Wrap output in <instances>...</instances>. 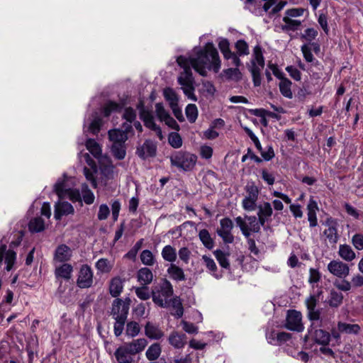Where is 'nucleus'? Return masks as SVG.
<instances>
[{
	"label": "nucleus",
	"mask_w": 363,
	"mask_h": 363,
	"mask_svg": "<svg viewBox=\"0 0 363 363\" xmlns=\"http://www.w3.org/2000/svg\"><path fill=\"white\" fill-rule=\"evenodd\" d=\"M136 153L142 159L153 157L156 153V145L150 140H145L141 146L138 147Z\"/></svg>",
	"instance_id": "17"
},
{
	"label": "nucleus",
	"mask_w": 363,
	"mask_h": 363,
	"mask_svg": "<svg viewBox=\"0 0 363 363\" xmlns=\"http://www.w3.org/2000/svg\"><path fill=\"white\" fill-rule=\"evenodd\" d=\"M169 143L174 148H179L182 145V140L177 133H171L168 138Z\"/></svg>",
	"instance_id": "52"
},
{
	"label": "nucleus",
	"mask_w": 363,
	"mask_h": 363,
	"mask_svg": "<svg viewBox=\"0 0 363 363\" xmlns=\"http://www.w3.org/2000/svg\"><path fill=\"white\" fill-rule=\"evenodd\" d=\"M284 25L281 26V30L285 32L296 31L299 29L301 26V21L296 19V18H291L289 16H284L283 18Z\"/></svg>",
	"instance_id": "27"
},
{
	"label": "nucleus",
	"mask_w": 363,
	"mask_h": 363,
	"mask_svg": "<svg viewBox=\"0 0 363 363\" xmlns=\"http://www.w3.org/2000/svg\"><path fill=\"white\" fill-rule=\"evenodd\" d=\"M155 112L160 121H164L169 116L168 112L164 108L163 105L160 103L156 104Z\"/></svg>",
	"instance_id": "55"
},
{
	"label": "nucleus",
	"mask_w": 363,
	"mask_h": 363,
	"mask_svg": "<svg viewBox=\"0 0 363 363\" xmlns=\"http://www.w3.org/2000/svg\"><path fill=\"white\" fill-rule=\"evenodd\" d=\"M16 252L13 250H6V245L0 247V264L4 261L6 264V270L10 271L16 260Z\"/></svg>",
	"instance_id": "19"
},
{
	"label": "nucleus",
	"mask_w": 363,
	"mask_h": 363,
	"mask_svg": "<svg viewBox=\"0 0 363 363\" xmlns=\"http://www.w3.org/2000/svg\"><path fill=\"white\" fill-rule=\"evenodd\" d=\"M145 335L151 340H160L164 335L161 328L151 322H147L145 325Z\"/></svg>",
	"instance_id": "20"
},
{
	"label": "nucleus",
	"mask_w": 363,
	"mask_h": 363,
	"mask_svg": "<svg viewBox=\"0 0 363 363\" xmlns=\"http://www.w3.org/2000/svg\"><path fill=\"white\" fill-rule=\"evenodd\" d=\"M343 295L340 292L332 290L328 297L327 303L333 308H337L342 303Z\"/></svg>",
	"instance_id": "37"
},
{
	"label": "nucleus",
	"mask_w": 363,
	"mask_h": 363,
	"mask_svg": "<svg viewBox=\"0 0 363 363\" xmlns=\"http://www.w3.org/2000/svg\"><path fill=\"white\" fill-rule=\"evenodd\" d=\"M318 35V31L312 28H307L304 33L302 35L301 38L305 39L307 41H311L314 40Z\"/></svg>",
	"instance_id": "63"
},
{
	"label": "nucleus",
	"mask_w": 363,
	"mask_h": 363,
	"mask_svg": "<svg viewBox=\"0 0 363 363\" xmlns=\"http://www.w3.org/2000/svg\"><path fill=\"white\" fill-rule=\"evenodd\" d=\"M185 113L188 121L190 123H194L198 117V109L195 104H188L185 109Z\"/></svg>",
	"instance_id": "42"
},
{
	"label": "nucleus",
	"mask_w": 363,
	"mask_h": 363,
	"mask_svg": "<svg viewBox=\"0 0 363 363\" xmlns=\"http://www.w3.org/2000/svg\"><path fill=\"white\" fill-rule=\"evenodd\" d=\"M257 216L259 218L261 225H264L266 222H268L273 213V210L271 204L269 202H264L259 205L257 207Z\"/></svg>",
	"instance_id": "21"
},
{
	"label": "nucleus",
	"mask_w": 363,
	"mask_h": 363,
	"mask_svg": "<svg viewBox=\"0 0 363 363\" xmlns=\"http://www.w3.org/2000/svg\"><path fill=\"white\" fill-rule=\"evenodd\" d=\"M257 199L246 196L242 200V207L245 210L248 211H252L256 209V201Z\"/></svg>",
	"instance_id": "54"
},
{
	"label": "nucleus",
	"mask_w": 363,
	"mask_h": 363,
	"mask_svg": "<svg viewBox=\"0 0 363 363\" xmlns=\"http://www.w3.org/2000/svg\"><path fill=\"white\" fill-rule=\"evenodd\" d=\"M164 96L166 100L169 102L170 106L178 104V97L174 89L171 88L165 89L164 90Z\"/></svg>",
	"instance_id": "45"
},
{
	"label": "nucleus",
	"mask_w": 363,
	"mask_h": 363,
	"mask_svg": "<svg viewBox=\"0 0 363 363\" xmlns=\"http://www.w3.org/2000/svg\"><path fill=\"white\" fill-rule=\"evenodd\" d=\"M325 225L327 228L323 231V235L330 244H336L340 238V235L337 233V224L336 221L328 219L325 222Z\"/></svg>",
	"instance_id": "14"
},
{
	"label": "nucleus",
	"mask_w": 363,
	"mask_h": 363,
	"mask_svg": "<svg viewBox=\"0 0 363 363\" xmlns=\"http://www.w3.org/2000/svg\"><path fill=\"white\" fill-rule=\"evenodd\" d=\"M306 305L308 310V318L312 321L311 327L325 328L330 322L328 318L320 315V311L315 309L317 300L314 296H311L306 300Z\"/></svg>",
	"instance_id": "5"
},
{
	"label": "nucleus",
	"mask_w": 363,
	"mask_h": 363,
	"mask_svg": "<svg viewBox=\"0 0 363 363\" xmlns=\"http://www.w3.org/2000/svg\"><path fill=\"white\" fill-rule=\"evenodd\" d=\"M72 257V250L66 245H59L55 252L54 260L58 262H64L69 260Z\"/></svg>",
	"instance_id": "24"
},
{
	"label": "nucleus",
	"mask_w": 363,
	"mask_h": 363,
	"mask_svg": "<svg viewBox=\"0 0 363 363\" xmlns=\"http://www.w3.org/2000/svg\"><path fill=\"white\" fill-rule=\"evenodd\" d=\"M309 335L311 336L312 339L318 345H321L323 346H326L329 344L330 337H332L331 333L321 329H311L308 330Z\"/></svg>",
	"instance_id": "16"
},
{
	"label": "nucleus",
	"mask_w": 363,
	"mask_h": 363,
	"mask_svg": "<svg viewBox=\"0 0 363 363\" xmlns=\"http://www.w3.org/2000/svg\"><path fill=\"white\" fill-rule=\"evenodd\" d=\"M124 144L125 143H116L115 145H111V151L113 155L118 160H122L125 156L126 152Z\"/></svg>",
	"instance_id": "46"
},
{
	"label": "nucleus",
	"mask_w": 363,
	"mask_h": 363,
	"mask_svg": "<svg viewBox=\"0 0 363 363\" xmlns=\"http://www.w3.org/2000/svg\"><path fill=\"white\" fill-rule=\"evenodd\" d=\"M140 331L139 324L135 321L128 323L126 325L125 334L130 337L137 336Z\"/></svg>",
	"instance_id": "44"
},
{
	"label": "nucleus",
	"mask_w": 363,
	"mask_h": 363,
	"mask_svg": "<svg viewBox=\"0 0 363 363\" xmlns=\"http://www.w3.org/2000/svg\"><path fill=\"white\" fill-rule=\"evenodd\" d=\"M138 108L140 111V118L144 122L145 125L156 132L157 135L161 138H162V130L159 126H157L155 121L154 117L152 113L147 110H146L143 104L140 103L138 106Z\"/></svg>",
	"instance_id": "12"
},
{
	"label": "nucleus",
	"mask_w": 363,
	"mask_h": 363,
	"mask_svg": "<svg viewBox=\"0 0 363 363\" xmlns=\"http://www.w3.org/2000/svg\"><path fill=\"white\" fill-rule=\"evenodd\" d=\"M338 253L341 258L347 262L352 261L356 257L354 252L348 245H340Z\"/></svg>",
	"instance_id": "36"
},
{
	"label": "nucleus",
	"mask_w": 363,
	"mask_h": 363,
	"mask_svg": "<svg viewBox=\"0 0 363 363\" xmlns=\"http://www.w3.org/2000/svg\"><path fill=\"white\" fill-rule=\"evenodd\" d=\"M103 121L101 117L97 116V113H95V115L93 116V119L89 123L87 131L91 132L92 134L96 135L97 134L102 125Z\"/></svg>",
	"instance_id": "41"
},
{
	"label": "nucleus",
	"mask_w": 363,
	"mask_h": 363,
	"mask_svg": "<svg viewBox=\"0 0 363 363\" xmlns=\"http://www.w3.org/2000/svg\"><path fill=\"white\" fill-rule=\"evenodd\" d=\"M178 65L183 72L178 77V83L184 94L191 100L196 101L194 94V78L191 68L201 76H206L207 72L213 70L216 73L220 69V60L218 52L212 43H208L195 55L189 57L179 56L177 59Z\"/></svg>",
	"instance_id": "1"
},
{
	"label": "nucleus",
	"mask_w": 363,
	"mask_h": 363,
	"mask_svg": "<svg viewBox=\"0 0 363 363\" xmlns=\"http://www.w3.org/2000/svg\"><path fill=\"white\" fill-rule=\"evenodd\" d=\"M178 255L183 262L188 264L191 256V251L187 247H184L179 249Z\"/></svg>",
	"instance_id": "60"
},
{
	"label": "nucleus",
	"mask_w": 363,
	"mask_h": 363,
	"mask_svg": "<svg viewBox=\"0 0 363 363\" xmlns=\"http://www.w3.org/2000/svg\"><path fill=\"white\" fill-rule=\"evenodd\" d=\"M30 231L33 233H39L45 229L44 220L40 217L31 219L28 224Z\"/></svg>",
	"instance_id": "39"
},
{
	"label": "nucleus",
	"mask_w": 363,
	"mask_h": 363,
	"mask_svg": "<svg viewBox=\"0 0 363 363\" xmlns=\"http://www.w3.org/2000/svg\"><path fill=\"white\" fill-rule=\"evenodd\" d=\"M137 278L142 284L147 285L152 282L153 274L150 269L143 267L138 272Z\"/></svg>",
	"instance_id": "33"
},
{
	"label": "nucleus",
	"mask_w": 363,
	"mask_h": 363,
	"mask_svg": "<svg viewBox=\"0 0 363 363\" xmlns=\"http://www.w3.org/2000/svg\"><path fill=\"white\" fill-rule=\"evenodd\" d=\"M169 277L177 281L185 280V274L183 269L174 264H171L167 269Z\"/></svg>",
	"instance_id": "34"
},
{
	"label": "nucleus",
	"mask_w": 363,
	"mask_h": 363,
	"mask_svg": "<svg viewBox=\"0 0 363 363\" xmlns=\"http://www.w3.org/2000/svg\"><path fill=\"white\" fill-rule=\"evenodd\" d=\"M200 240L203 245L208 249L211 250L214 246V242L211 237L210 233L206 229L200 230L199 233Z\"/></svg>",
	"instance_id": "40"
},
{
	"label": "nucleus",
	"mask_w": 363,
	"mask_h": 363,
	"mask_svg": "<svg viewBox=\"0 0 363 363\" xmlns=\"http://www.w3.org/2000/svg\"><path fill=\"white\" fill-rule=\"evenodd\" d=\"M140 259L145 265L152 266L155 263L153 254L148 250H145L141 252Z\"/></svg>",
	"instance_id": "47"
},
{
	"label": "nucleus",
	"mask_w": 363,
	"mask_h": 363,
	"mask_svg": "<svg viewBox=\"0 0 363 363\" xmlns=\"http://www.w3.org/2000/svg\"><path fill=\"white\" fill-rule=\"evenodd\" d=\"M130 299L116 298L112 303L111 314L115 320H126L128 314Z\"/></svg>",
	"instance_id": "8"
},
{
	"label": "nucleus",
	"mask_w": 363,
	"mask_h": 363,
	"mask_svg": "<svg viewBox=\"0 0 363 363\" xmlns=\"http://www.w3.org/2000/svg\"><path fill=\"white\" fill-rule=\"evenodd\" d=\"M173 291L172 284L164 279L157 289L152 291V301L156 305L167 308L169 305V298L173 295Z\"/></svg>",
	"instance_id": "4"
},
{
	"label": "nucleus",
	"mask_w": 363,
	"mask_h": 363,
	"mask_svg": "<svg viewBox=\"0 0 363 363\" xmlns=\"http://www.w3.org/2000/svg\"><path fill=\"white\" fill-rule=\"evenodd\" d=\"M264 67V59L262 48L259 45H256L253 49L249 68L255 86H259L261 84V71L263 69Z\"/></svg>",
	"instance_id": "2"
},
{
	"label": "nucleus",
	"mask_w": 363,
	"mask_h": 363,
	"mask_svg": "<svg viewBox=\"0 0 363 363\" xmlns=\"http://www.w3.org/2000/svg\"><path fill=\"white\" fill-rule=\"evenodd\" d=\"M225 73L228 78L236 81L240 80L242 77V74L238 67L227 69L225 70Z\"/></svg>",
	"instance_id": "56"
},
{
	"label": "nucleus",
	"mask_w": 363,
	"mask_h": 363,
	"mask_svg": "<svg viewBox=\"0 0 363 363\" xmlns=\"http://www.w3.org/2000/svg\"><path fill=\"white\" fill-rule=\"evenodd\" d=\"M73 267L69 264H63L55 268V274L57 278H62L68 280L71 278Z\"/></svg>",
	"instance_id": "32"
},
{
	"label": "nucleus",
	"mask_w": 363,
	"mask_h": 363,
	"mask_svg": "<svg viewBox=\"0 0 363 363\" xmlns=\"http://www.w3.org/2000/svg\"><path fill=\"white\" fill-rule=\"evenodd\" d=\"M360 331L358 324H350L339 321L336 328L331 329V335L336 341H340L341 334L357 335Z\"/></svg>",
	"instance_id": "9"
},
{
	"label": "nucleus",
	"mask_w": 363,
	"mask_h": 363,
	"mask_svg": "<svg viewBox=\"0 0 363 363\" xmlns=\"http://www.w3.org/2000/svg\"><path fill=\"white\" fill-rule=\"evenodd\" d=\"M114 355L118 363H133L134 362V356L124 344L116 350Z\"/></svg>",
	"instance_id": "23"
},
{
	"label": "nucleus",
	"mask_w": 363,
	"mask_h": 363,
	"mask_svg": "<svg viewBox=\"0 0 363 363\" xmlns=\"http://www.w3.org/2000/svg\"><path fill=\"white\" fill-rule=\"evenodd\" d=\"M121 105L113 101H108L106 104L104 108V114L105 116H108L112 112H116L121 110Z\"/></svg>",
	"instance_id": "49"
},
{
	"label": "nucleus",
	"mask_w": 363,
	"mask_h": 363,
	"mask_svg": "<svg viewBox=\"0 0 363 363\" xmlns=\"http://www.w3.org/2000/svg\"><path fill=\"white\" fill-rule=\"evenodd\" d=\"M291 334L285 333V332H281V333H274L272 332L271 334L267 335V338L269 340V342L271 344L274 345H279L282 344L284 342H286L289 340L291 339Z\"/></svg>",
	"instance_id": "30"
},
{
	"label": "nucleus",
	"mask_w": 363,
	"mask_h": 363,
	"mask_svg": "<svg viewBox=\"0 0 363 363\" xmlns=\"http://www.w3.org/2000/svg\"><path fill=\"white\" fill-rule=\"evenodd\" d=\"M304 9L302 8H294L287 9L285 12V16H289L291 18L300 17L303 15Z\"/></svg>",
	"instance_id": "64"
},
{
	"label": "nucleus",
	"mask_w": 363,
	"mask_h": 363,
	"mask_svg": "<svg viewBox=\"0 0 363 363\" xmlns=\"http://www.w3.org/2000/svg\"><path fill=\"white\" fill-rule=\"evenodd\" d=\"M108 138L112 143V145L116 143H125L128 139L127 133L120 129H113L108 131Z\"/></svg>",
	"instance_id": "28"
},
{
	"label": "nucleus",
	"mask_w": 363,
	"mask_h": 363,
	"mask_svg": "<svg viewBox=\"0 0 363 363\" xmlns=\"http://www.w3.org/2000/svg\"><path fill=\"white\" fill-rule=\"evenodd\" d=\"M94 282V274L90 266L83 264L79 272L77 285L81 289L90 288Z\"/></svg>",
	"instance_id": "11"
},
{
	"label": "nucleus",
	"mask_w": 363,
	"mask_h": 363,
	"mask_svg": "<svg viewBox=\"0 0 363 363\" xmlns=\"http://www.w3.org/2000/svg\"><path fill=\"white\" fill-rule=\"evenodd\" d=\"M172 165L184 170L191 169L196 164L197 156L189 152H177L170 157Z\"/></svg>",
	"instance_id": "7"
},
{
	"label": "nucleus",
	"mask_w": 363,
	"mask_h": 363,
	"mask_svg": "<svg viewBox=\"0 0 363 363\" xmlns=\"http://www.w3.org/2000/svg\"><path fill=\"white\" fill-rule=\"evenodd\" d=\"M73 179L64 175L62 179H59L55 184V191L60 199L69 198L72 201H81L79 190L72 188Z\"/></svg>",
	"instance_id": "3"
},
{
	"label": "nucleus",
	"mask_w": 363,
	"mask_h": 363,
	"mask_svg": "<svg viewBox=\"0 0 363 363\" xmlns=\"http://www.w3.org/2000/svg\"><path fill=\"white\" fill-rule=\"evenodd\" d=\"M172 305L175 309V312L172 314L177 318H181L183 315L184 309L179 298L178 297L172 298Z\"/></svg>",
	"instance_id": "51"
},
{
	"label": "nucleus",
	"mask_w": 363,
	"mask_h": 363,
	"mask_svg": "<svg viewBox=\"0 0 363 363\" xmlns=\"http://www.w3.org/2000/svg\"><path fill=\"white\" fill-rule=\"evenodd\" d=\"M186 335L184 333H179L174 331L170 333L168 341L169 343L176 349H182L186 344Z\"/></svg>",
	"instance_id": "25"
},
{
	"label": "nucleus",
	"mask_w": 363,
	"mask_h": 363,
	"mask_svg": "<svg viewBox=\"0 0 363 363\" xmlns=\"http://www.w3.org/2000/svg\"><path fill=\"white\" fill-rule=\"evenodd\" d=\"M320 274L317 269L313 268H311L309 269L308 282L311 284L318 283L320 281Z\"/></svg>",
	"instance_id": "61"
},
{
	"label": "nucleus",
	"mask_w": 363,
	"mask_h": 363,
	"mask_svg": "<svg viewBox=\"0 0 363 363\" xmlns=\"http://www.w3.org/2000/svg\"><path fill=\"white\" fill-rule=\"evenodd\" d=\"M114 261L106 258H100L96 263L95 267L101 274H108L113 268Z\"/></svg>",
	"instance_id": "29"
},
{
	"label": "nucleus",
	"mask_w": 363,
	"mask_h": 363,
	"mask_svg": "<svg viewBox=\"0 0 363 363\" xmlns=\"http://www.w3.org/2000/svg\"><path fill=\"white\" fill-rule=\"evenodd\" d=\"M82 193L84 201L86 204H91L94 201V195L93 192L88 188L86 184H83L82 186Z\"/></svg>",
	"instance_id": "48"
},
{
	"label": "nucleus",
	"mask_w": 363,
	"mask_h": 363,
	"mask_svg": "<svg viewBox=\"0 0 363 363\" xmlns=\"http://www.w3.org/2000/svg\"><path fill=\"white\" fill-rule=\"evenodd\" d=\"M135 291L137 296L141 300L146 301L150 297V294L146 286L136 287Z\"/></svg>",
	"instance_id": "57"
},
{
	"label": "nucleus",
	"mask_w": 363,
	"mask_h": 363,
	"mask_svg": "<svg viewBox=\"0 0 363 363\" xmlns=\"http://www.w3.org/2000/svg\"><path fill=\"white\" fill-rule=\"evenodd\" d=\"M216 257L220 265L225 269L229 268L230 263L228 259V255L221 250H216L215 252Z\"/></svg>",
	"instance_id": "50"
},
{
	"label": "nucleus",
	"mask_w": 363,
	"mask_h": 363,
	"mask_svg": "<svg viewBox=\"0 0 363 363\" xmlns=\"http://www.w3.org/2000/svg\"><path fill=\"white\" fill-rule=\"evenodd\" d=\"M352 243L357 250H363V235L360 233L354 235L352 238Z\"/></svg>",
	"instance_id": "59"
},
{
	"label": "nucleus",
	"mask_w": 363,
	"mask_h": 363,
	"mask_svg": "<svg viewBox=\"0 0 363 363\" xmlns=\"http://www.w3.org/2000/svg\"><path fill=\"white\" fill-rule=\"evenodd\" d=\"M291 82L288 79H282L279 84L281 94L286 98L291 99L293 93L291 89Z\"/></svg>",
	"instance_id": "38"
},
{
	"label": "nucleus",
	"mask_w": 363,
	"mask_h": 363,
	"mask_svg": "<svg viewBox=\"0 0 363 363\" xmlns=\"http://www.w3.org/2000/svg\"><path fill=\"white\" fill-rule=\"evenodd\" d=\"M218 47L224 57H227V55L231 52L230 50V44L227 39L221 38L218 42Z\"/></svg>",
	"instance_id": "58"
},
{
	"label": "nucleus",
	"mask_w": 363,
	"mask_h": 363,
	"mask_svg": "<svg viewBox=\"0 0 363 363\" xmlns=\"http://www.w3.org/2000/svg\"><path fill=\"white\" fill-rule=\"evenodd\" d=\"M328 271L335 277L345 278L350 274L349 266L337 260H333L328 264Z\"/></svg>",
	"instance_id": "13"
},
{
	"label": "nucleus",
	"mask_w": 363,
	"mask_h": 363,
	"mask_svg": "<svg viewBox=\"0 0 363 363\" xmlns=\"http://www.w3.org/2000/svg\"><path fill=\"white\" fill-rule=\"evenodd\" d=\"M162 353V347L160 343L154 342L146 350L145 356L150 361L157 360Z\"/></svg>",
	"instance_id": "31"
},
{
	"label": "nucleus",
	"mask_w": 363,
	"mask_h": 363,
	"mask_svg": "<svg viewBox=\"0 0 363 363\" xmlns=\"http://www.w3.org/2000/svg\"><path fill=\"white\" fill-rule=\"evenodd\" d=\"M235 223L246 238H249L251 233L259 232L262 225L259 218L255 216H246L245 218L238 216L235 218Z\"/></svg>",
	"instance_id": "6"
},
{
	"label": "nucleus",
	"mask_w": 363,
	"mask_h": 363,
	"mask_svg": "<svg viewBox=\"0 0 363 363\" xmlns=\"http://www.w3.org/2000/svg\"><path fill=\"white\" fill-rule=\"evenodd\" d=\"M284 327L291 331L302 332L304 330V326L302 323L301 313L295 310L288 311Z\"/></svg>",
	"instance_id": "10"
},
{
	"label": "nucleus",
	"mask_w": 363,
	"mask_h": 363,
	"mask_svg": "<svg viewBox=\"0 0 363 363\" xmlns=\"http://www.w3.org/2000/svg\"><path fill=\"white\" fill-rule=\"evenodd\" d=\"M123 289V280L119 277L112 278L109 284V292L113 297H118Z\"/></svg>",
	"instance_id": "26"
},
{
	"label": "nucleus",
	"mask_w": 363,
	"mask_h": 363,
	"mask_svg": "<svg viewBox=\"0 0 363 363\" xmlns=\"http://www.w3.org/2000/svg\"><path fill=\"white\" fill-rule=\"evenodd\" d=\"M162 258L171 264L176 261L177 257V250L170 245H165L161 252Z\"/></svg>",
	"instance_id": "35"
},
{
	"label": "nucleus",
	"mask_w": 363,
	"mask_h": 363,
	"mask_svg": "<svg viewBox=\"0 0 363 363\" xmlns=\"http://www.w3.org/2000/svg\"><path fill=\"white\" fill-rule=\"evenodd\" d=\"M54 217L56 220H60L62 216L72 214L74 213L73 206L68 202H58L55 204Z\"/></svg>",
	"instance_id": "22"
},
{
	"label": "nucleus",
	"mask_w": 363,
	"mask_h": 363,
	"mask_svg": "<svg viewBox=\"0 0 363 363\" xmlns=\"http://www.w3.org/2000/svg\"><path fill=\"white\" fill-rule=\"evenodd\" d=\"M86 147L100 163L105 164L108 160L107 157L102 155L101 147L95 140L88 139Z\"/></svg>",
	"instance_id": "15"
},
{
	"label": "nucleus",
	"mask_w": 363,
	"mask_h": 363,
	"mask_svg": "<svg viewBox=\"0 0 363 363\" xmlns=\"http://www.w3.org/2000/svg\"><path fill=\"white\" fill-rule=\"evenodd\" d=\"M220 228L217 230L231 231L233 228V221L228 218H224L220 220Z\"/></svg>",
	"instance_id": "62"
},
{
	"label": "nucleus",
	"mask_w": 363,
	"mask_h": 363,
	"mask_svg": "<svg viewBox=\"0 0 363 363\" xmlns=\"http://www.w3.org/2000/svg\"><path fill=\"white\" fill-rule=\"evenodd\" d=\"M235 48L240 56L249 55L247 43L243 40H239L235 43Z\"/></svg>",
	"instance_id": "53"
},
{
	"label": "nucleus",
	"mask_w": 363,
	"mask_h": 363,
	"mask_svg": "<svg viewBox=\"0 0 363 363\" xmlns=\"http://www.w3.org/2000/svg\"><path fill=\"white\" fill-rule=\"evenodd\" d=\"M147 340L144 337L135 339L131 342L124 343L125 346L133 356L143 352L147 347Z\"/></svg>",
	"instance_id": "18"
},
{
	"label": "nucleus",
	"mask_w": 363,
	"mask_h": 363,
	"mask_svg": "<svg viewBox=\"0 0 363 363\" xmlns=\"http://www.w3.org/2000/svg\"><path fill=\"white\" fill-rule=\"evenodd\" d=\"M202 259L205 266L211 272V274L216 279H218L220 277L216 273L217 266L214 260L207 255H203Z\"/></svg>",
	"instance_id": "43"
}]
</instances>
